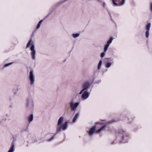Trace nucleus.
Here are the masks:
<instances>
[{"label": "nucleus", "instance_id": "nucleus-1", "mask_svg": "<svg viewBox=\"0 0 152 152\" xmlns=\"http://www.w3.org/2000/svg\"><path fill=\"white\" fill-rule=\"evenodd\" d=\"M107 126V123L105 121H102L99 122H96V125L93 126L91 128L88 133H94L96 128L97 129L96 132L98 133L105 130Z\"/></svg>", "mask_w": 152, "mask_h": 152}, {"label": "nucleus", "instance_id": "nucleus-2", "mask_svg": "<svg viewBox=\"0 0 152 152\" xmlns=\"http://www.w3.org/2000/svg\"><path fill=\"white\" fill-rule=\"evenodd\" d=\"M64 120V118L63 117H61L59 118L57 124L56 133H58L62 131H65L67 129L69 123L67 121H66L62 124Z\"/></svg>", "mask_w": 152, "mask_h": 152}, {"label": "nucleus", "instance_id": "nucleus-3", "mask_svg": "<svg viewBox=\"0 0 152 152\" xmlns=\"http://www.w3.org/2000/svg\"><path fill=\"white\" fill-rule=\"evenodd\" d=\"M27 47L28 48L30 47L31 58L33 60H35L36 58V50L35 49L34 45L33 44V41L32 39H30L28 41L27 44Z\"/></svg>", "mask_w": 152, "mask_h": 152}, {"label": "nucleus", "instance_id": "nucleus-4", "mask_svg": "<svg viewBox=\"0 0 152 152\" xmlns=\"http://www.w3.org/2000/svg\"><path fill=\"white\" fill-rule=\"evenodd\" d=\"M34 107V103L32 98L28 97L26 99V108L30 110H33Z\"/></svg>", "mask_w": 152, "mask_h": 152}, {"label": "nucleus", "instance_id": "nucleus-5", "mask_svg": "<svg viewBox=\"0 0 152 152\" xmlns=\"http://www.w3.org/2000/svg\"><path fill=\"white\" fill-rule=\"evenodd\" d=\"M79 102L74 103L73 100H71L69 102V105L72 111H75L79 104Z\"/></svg>", "mask_w": 152, "mask_h": 152}, {"label": "nucleus", "instance_id": "nucleus-6", "mask_svg": "<svg viewBox=\"0 0 152 152\" xmlns=\"http://www.w3.org/2000/svg\"><path fill=\"white\" fill-rule=\"evenodd\" d=\"M33 71L31 70L29 73V79L30 84L31 85L34 84L35 82V77L33 74Z\"/></svg>", "mask_w": 152, "mask_h": 152}, {"label": "nucleus", "instance_id": "nucleus-7", "mask_svg": "<svg viewBox=\"0 0 152 152\" xmlns=\"http://www.w3.org/2000/svg\"><path fill=\"white\" fill-rule=\"evenodd\" d=\"M105 66L107 68L110 67L111 65L113 63V60L111 58H107L105 59Z\"/></svg>", "mask_w": 152, "mask_h": 152}, {"label": "nucleus", "instance_id": "nucleus-8", "mask_svg": "<svg viewBox=\"0 0 152 152\" xmlns=\"http://www.w3.org/2000/svg\"><path fill=\"white\" fill-rule=\"evenodd\" d=\"M91 85L89 81H87L85 82L82 85V86L83 89L85 91H86L89 89Z\"/></svg>", "mask_w": 152, "mask_h": 152}, {"label": "nucleus", "instance_id": "nucleus-9", "mask_svg": "<svg viewBox=\"0 0 152 152\" xmlns=\"http://www.w3.org/2000/svg\"><path fill=\"white\" fill-rule=\"evenodd\" d=\"M151 26V23H149L146 25L145 27L146 31L145 32V36L147 38L149 37V31Z\"/></svg>", "mask_w": 152, "mask_h": 152}, {"label": "nucleus", "instance_id": "nucleus-10", "mask_svg": "<svg viewBox=\"0 0 152 152\" xmlns=\"http://www.w3.org/2000/svg\"><path fill=\"white\" fill-rule=\"evenodd\" d=\"M89 95V93L86 91H85L81 96V98L83 100H85L87 99Z\"/></svg>", "mask_w": 152, "mask_h": 152}, {"label": "nucleus", "instance_id": "nucleus-11", "mask_svg": "<svg viewBox=\"0 0 152 152\" xmlns=\"http://www.w3.org/2000/svg\"><path fill=\"white\" fill-rule=\"evenodd\" d=\"M79 116V113H77L75 114V116L72 119V122L73 123H75L77 121Z\"/></svg>", "mask_w": 152, "mask_h": 152}, {"label": "nucleus", "instance_id": "nucleus-12", "mask_svg": "<svg viewBox=\"0 0 152 152\" xmlns=\"http://www.w3.org/2000/svg\"><path fill=\"white\" fill-rule=\"evenodd\" d=\"M120 0H112V2L114 5L115 6H119L118 4L120 3Z\"/></svg>", "mask_w": 152, "mask_h": 152}, {"label": "nucleus", "instance_id": "nucleus-13", "mask_svg": "<svg viewBox=\"0 0 152 152\" xmlns=\"http://www.w3.org/2000/svg\"><path fill=\"white\" fill-rule=\"evenodd\" d=\"M33 118L34 116L33 114H31L28 116V120L29 123H30L33 121Z\"/></svg>", "mask_w": 152, "mask_h": 152}, {"label": "nucleus", "instance_id": "nucleus-14", "mask_svg": "<svg viewBox=\"0 0 152 152\" xmlns=\"http://www.w3.org/2000/svg\"><path fill=\"white\" fill-rule=\"evenodd\" d=\"M122 143H125L126 142H127V138H128V137L126 136H123V135H122Z\"/></svg>", "mask_w": 152, "mask_h": 152}, {"label": "nucleus", "instance_id": "nucleus-15", "mask_svg": "<svg viewBox=\"0 0 152 152\" xmlns=\"http://www.w3.org/2000/svg\"><path fill=\"white\" fill-rule=\"evenodd\" d=\"M113 40V37H110L109 39V40L107 42L106 45L109 46L110 44L112 42V41Z\"/></svg>", "mask_w": 152, "mask_h": 152}, {"label": "nucleus", "instance_id": "nucleus-16", "mask_svg": "<svg viewBox=\"0 0 152 152\" xmlns=\"http://www.w3.org/2000/svg\"><path fill=\"white\" fill-rule=\"evenodd\" d=\"M43 21V20H42L39 21V22L38 23L37 25V29H38L39 28V27H40V24Z\"/></svg>", "mask_w": 152, "mask_h": 152}, {"label": "nucleus", "instance_id": "nucleus-17", "mask_svg": "<svg viewBox=\"0 0 152 152\" xmlns=\"http://www.w3.org/2000/svg\"><path fill=\"white\" fill-rule=\"evenodd\" d=\"M14 145H12L8 152H13L14 150Z\"/></svg>", "mask_w": 152, "mask_h": 152}, {"label": "nucleus", "instance_id": "nucleus-18", "mask_svg": "<svg viewBox=\"0 0 152 152\" xmlns=\"http://www.w3.org/2000/svg\"><path fill=\"white\" fill-rule=\"evenodd\" d=\"M125 0H122L120 1V3L118 4V5L120 6L123 5L125 3Z\"/></svg>", "mask_w": 152, "mask_h": 152}, {"label": "nucleus", "instance_id": "nucleus-19", "mask_svg": "<svg viewBox=\"0 0 152 152\" xmlns=\"http://www.w3.org/2000/svg\"><path fill=\"white\" fill-rule=\"evenodd\" d=\"M80 36V34L79 33L73 34L72 35V36L74 38H75L78 37Z\"/></svg>", "mask_w": 152, "mask_h": 152}, {"label": "nucleus", "instance_id": "nucleus-20", "mask_svg": "<svg viewBox=\"0 0 152 152\" xmlns=\"http://www.w3.org/2000/svg\"><path fill=\"white\" fill-rule=\"evenodd\" d=\"M102 61L101 60H100L99 61V62L98 64V69H99L100 68L101 65L102 64Z\"/></svg>", "mask_w": 152, "mask_h": 152}, {"label": "nucleus", "instance_id": "nucleus-21", "mask_svg": "<svg viewBox=\"0 0 152 152\" xmlns=\"http://www.w3.org/2000/svg\"><path fill=\"white\" fill-rule=\"evenodd\" d=\"M109 46L106 45V44L104 45V52H106L107 51Z\"/></svg>", "mask_w": 152, "mask_h": 152}, {"label": "nucleus", "instance_id": "nucleus-22", "mask_svg": "<svg viewBox=\"0 0 152 152\" xmlns=\"http://www.w3.org/2000/svg\"><path fill=\"white\" fill-rule=\"evenodd\" d=\"M12 64H13V62H11V63H9L6 64L4 65V67H7L11 65Z\"/></svg>", "mask_w": 152, "mask_h": 152}, {"label": "nucleus", "instance_id": "nucleus-23", "mask_svg": "<svg viewBox=\"0 0 152 152\" xmlns=\"http://www.w3.org/2000/svg\"><path fill=\"white\" fill-rule=\"evenodd\" d=\"M105 52H104L102 53L101 54V57L102 58H103L105 56Z\"/></svg>", "mask_w": 152, "mask_h": 152}, {"label": "nucleus", "instance_id": "nucleus-24", "mask_svg": "<svg viewBox=\"0 0 152 152\" xmlns=\"http://www.w3.org/2000/svg\"><path fill=\"white\" fill-rule=\"evenodd\" d=\"M150 12L152 13V3L150 4Z\"/></svg>", "mask_w": 152, "mask_h": 152}, {"label": "nucleus", "instance_id": "nucleus-25", "mask_svg": "<svg viewBox=\"0 0 152 152\" xmlns=\"http://www.w3.org/2000/svg\"><path fill=\"white\" fill-rule=\"evenodd\" d=\"M85 91L84 89H83L80 91V92H79V94H83V92Z\"/></svg>", "mask_w": 152, "mask_h": 152}, {"label": "nucleus", "instance_id": "nucleus-26", "mask_svg": "<svg viewBox=\"0 0 152 152\" xmlns=\"http://www.w3.org/2000/svg\"><path fill=\"white\" fill-rule=\"evenodd\" d=\"M54 139V137L53 136L51 139H48V141H50L53 140Z\"/></svg>", "mask_w": 152, "mask_h": 152}, {"label": "nucleus", "instance_id": "nucleus-27", "mask_svg": "<svg viewBox=\"0 0 152 152\" xmlns=\"http://www.w3.org/2000/svg\"><path fill=\"white\" fill-rule=\"evenodd\" d=\"M101 80H99L96 82V84L99 83H100L101 82Z\"/></svg>", "mask_w": 152, "mask_h": 152}, {"label": "nucleus", "instance_id": "nucleus-28", "mask_svg": "<svg viewBox=\"0 0 152 152\" xmlns=\"http://www.w3.org/2000/svg\"><path fill=\"white\" fill-rule=\"evenodd\" d=\"M94 134H88V136L89 137L92 136Z\"/></svg>", "mask_w": 152, "mask_h": 152}, {"label": "nucleus", "instance_id": "nucleus-29", "mask_svg": "<svg viewBox=\"0 0 152 152\" xmlns=\"http://www.w3.org/2000/svg\"><path fill=\"white\" fill-rule=\"evenodd\" d=\"M20 89V88H18V89H17V91H18L19 90V89Z\"/></svg>", "mask_w": 152, "mask_h": 152}, {"label": "nucleus", "instance_id": "nucleus-30", "mask_svg": "<svg viewBox=\"0 0 152 152\" xmlns=\"http://www.w3.org/2000/svg\"><path fill=\"white\" fill-rule=\"evenodd\" d=\"M103 7H104V6H105L104 5V4H103Z\"/></svg>", "mask_w": 152, "mask_h": 152}, {"label": "nucleus", "instance_id": "nucleus-31", "mask_svg": "<svg viewBox=\"0 0 152 152\" xmlns=\"http://www.w3.org/2000/svg\"><path fill=\"white\" fill-rule=\"evenodd\" d=\"M121 132H119L118 133H121Z\"/></svg>", "mask_w": 152, "mask_h": 152}, {"label": "nucleus", "instance_id": "nucleus-32", "mask_svg": "<svg viewBox=\"0 0 152 152\" xmlns=\"http://www.w3.org/2000/svg\"><path fill=\"white\" fill-rule=\"evenodd\" d=\"M125 132V131H124V130H123V131H122V132Z\"/></svg>", "mask_w": 152, "mask_h": 152}, {"label": "nucleus", "instance_id": "nucleus-33", "mask_svg": "<svg viewBox=\"0 0 152 152\" xmlns=\"http://www.w3.org/2000/svg\"><path fill=\"white\" fill-rule=\"evenodd\" d=\"M113 142L112 143V144H113Z\"/></svg>", "mask_w": 152, "mask_h": 152}, {"label": "nucleus", "instance_id": "nucleus-34", "mask_svg": "<svg viewBox=\"0 0 152 152\" xmlns=\"http://www.w3.org/2000/svg\"><path fill=\"white\" fill-rule=\"evenodd\" d=\"M98 0L99 1H100V0Z\"/></svg>", "mask_w": 152, "mask_h": 152}]
</instances>
